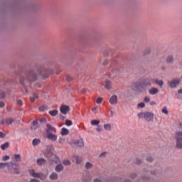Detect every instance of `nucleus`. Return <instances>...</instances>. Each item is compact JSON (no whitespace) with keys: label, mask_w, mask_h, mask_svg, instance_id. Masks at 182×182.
Instances as JSON below:
<instances>
[{"label":"nucleus","mask_w":182,"mask_h":182,"mask_svg":"<svg viewBox=\"0 0 182 182\" xmlns=\"http://www.w3.org/2000/svg\"><path fill=\"white\" fill-rule=\"evenodd\" d=\"M0 137L4 139V137H5V134H4L2 132H0Z\"/></svg>","instance_id":"09e8293b"},{"label":"nucleus","mask_w":182,"mask_h":182,"mask_svg":"<svg viewBox=\"0 0 182 182\" xmlns=\"http://www.w3.org/2000/svg\"><path fill=\"white\" fill-rule=\"evenodd\" d=\"M53 161H55L56 163V164H58V163H60L59 158H58L56 156H54Z\"/></svg>","instance_id":"58836bf2"},{"label":"nucleus","mask_w":182,"mask_h":182,"mask_svg":"<svg viewBox=\"0 0 182 182\" xmlns=\"http://www.w3.org/2000/svg\"><path fill=\"white\" fill-rule=\"evenodd\" d=\"M17 104L18 105V106H22L23 105L22 102V100H18L17 101Z\"/></svg>","instance_id":"49530a36"},{"label":"nucleus","mask_w":182,"mask_h":182,"mask_svg":"<svg viewBox=\"0 0 182 182\" xmlns=\"http://www.w3.org/2000/svg\"><path fill=\"white\" fill-rule=\"evenodd\" d=\"M181 82V80L178 78L173 79L172 81L170 82L169 86L172 89H176L177 86H178V84Z\"/></svg>","instance_id":"39448f33"},{"label":"nucleus","mask_w":182,"mask_h":182,"mask_svg":"<svg viewBox=\"0 0 182 182\" xmlns=\"http://www.w3.org/2000/svg\"><path fill=\"white\" fill-rule=\"evenodd\" d=\"M38 144H41V139H34L33 140V146H38Z\"/></svg>","instance_id":"b1692460"},{"label":"nucleus","mask_w":182,"mask_h":182,"mask_svg":"<svg viewBox=\"0 0 182 182\" xmlns=\"http://www.w3.org/2000/svg\"><path fill=\"white\" fill-rule=\"evenodd\" d=\"M161 112L164 114H168V109H167V107H164Z\"/></svg>","instance_id":"2f4dec72"},{"label":"nucleus","mask_w":182,"mask_h":182,"mask_svg":"<svg viewBox=\"0 0 182 182\" xmlns=\"http://www.w3.org/2000/svg\"><path fill=\"white\" fill-rule=\"evenodd\" d=\"M39 75H43V73L39 72Z\"/></svg>","instance_id":"e2e57ef3"},{"label":"nucleus","mask_w":182,"mask_h":182,"mask_svg":"<svg viewBox=\"0 0 182 182\" xmlns=\"http://www.w3.org/2000/svg\"><path fill=\"white\" fill-rule=\"evenodd\" d=\"M1 97H4V95H2Z\"/></svg>","instance_id":"338daca9"},{"label":"nucleus","mask_w":182,"mask_h":182,"mask_svg":"<svg viewBox=\"0 0 182 182\" xmlns=\"http://www.w3.org/2000/svg\"><path fill=\"white\" fill-rule=\"evenodd\" d=\"M110 105H117V95H112L109 99Z\"/></svg>","instance_id":"9d476101"},{"label":"nucleus","mask_w":182,"mask_h":182,"mask_svg":"<svg viewBox=\"0 0 182 182\" xmlns=\"http://www.w3.org/2000/svg\"><path fill=\"white\" fill-rule=\"evenodd\" d=\"M144 102H146V103H149V102H150V97H145L144 98Z\"/></svg>","instance_id":"79ce46f5"},{"label":"nucleus","mask_w":182,"mask_h":182,"mask_svg":"<svg viewBox=\"0 0 182 182\" xmlns=\"http://www.w3.org/2000/svg\"><path fill=\"white\" fill-rule=\"evenodd\" d=\"M69 134V129L66 128H62L61 129V135L62 136H68Z\"/></svg>","instance_id":"a211bd4d"},{"label":"nucleus","mask_w":182,"mask_h":182,"mask_svg":"<svg viewBox=\"0 0 182 182\" xmlns=\"http://www.w3.org/2000/svg\"><path fill=\"white\" fill-rule=\"evenodd\" d=\"M63 170V165L58 164L55 166V171H57V173H60V171H62Z\"/></svg>","instance_id":"f3484780"},{"label":"nucleus","mask_w":182,"mask_h":182,"mask_svg":"<svg viewBox=\"0 0 182 182\" xmlns=\"http://www.w3.org/2000/svg\"><path fill=\"white\" fill-rule=\"evenodd\" d=\"M151 86V83L149 82V81H145L144 84H142L141 87Z\"/></svg>","instance_id":"f704fd0d"},{"label":"nucleus","mask_w":182,"mask_h":182,"mask_svg":"<svg viewBox=\"0 0 182 182\" xmlns=\"http://www.w3.org/2000/svg\"><path fill=\"white\" fill-rule=\"evenodd\" d=\"M44 122H46V119H45V118H41L40 119V122L41 123H44Z\"/></svg>","instance_id":"8fccbe9b"},{"label":"nucleus","mask_w":182,"mask_h":182,"mask_svg":"<svg viewBox=\"0 0 182 182\" xmlns=\"http://www.w3.org/2000/svg\"><path fill=\"white\" fill-rule=\"evenodd\" d=\"M82 93H86V90H83Z\"/></svg>","instance_id":"680f3d73"},{"label":"nucleus","mask_w":182,"mask_h":182,"mask_svg":"<svg viewBox=\"0 0 182 182\" xmlns=\"http://www.w3.org/2000/svg\"><path fill=\"white\" fill-rule=\"evenodd\" d=\"M58 173H56L55 172H53L50 175V180H58Z\"/></svg>","instance_id":"6ab92c4d"},{"label":"nucleus","mask_w":182,"mask_h":182,"mask_svg":"<svg viewBox=\"0 0 182 182\" xmlns=\"http://www.w3.org/2000/svg\"><path fill=\"white\" fill-rule=\"evenodd\" d=\"M65 124H66V126H72V124H73L72 121L67 119L65 121Z\"/></svg>","instance_id":"4c0bfd02"},{"label":"nucleus","mask_w":182,"mask_h":182,"mask_svg":"<svg viewBox=\"0 0 182 182\" xmlns=\"http://www.w3.org/2000/svg\"><path fill=\"white\" fill-rule=\"evenodd\" d=\"M138 117L145 119L146 122H151L154 119V114L153 112H141L138 114Z\"/></svg>","instance_id":"f257e3e1"},{"label":"nucleus","mask_w":182,"mask_h":182,"mask_svg":"<svg viewBox=\"0 0 182 182\" xmlns=\"http://www.w3.org/2000/svg\"><path fill=\"white\" fill-rule=\"evenodd\" d=\"M46 110H48V106H46V105H43V106L39 107V111L40 112H45Z\"/></svg>","instance_id":"cd10ccee"},{"label":"nucleus","mask_w":182,"mask_h":182,"mask_svg":"<svg viewBox=\"0 0 182 182\" xmlns=\"http://www.w3.org/2000/svg\"><path fill=\"white\" fill-rule=\"evenodd\" d=\"M92 167H93V164H92L90 162H87L85 164V168H87V170L92 168Z\"/></svg>","instance_id":"c756f323"},{"label":"nucleus","mask_w":182,"mask_h":182,"mask_svg":"<svg viewBox=\"0 0 182 182\" xmlns=\"http://www.w3.org/2000/svg\"><path fill=\"white\" fill-rule=\"evenodd\" d=\"M6 124H12L14 123V119L12 118H7L5 119Z\"/></svg>","instance_id":"a878e982"},{"label":"nucleus","mask_w":182,"mask_h":182,"mask_svg":"<svg viewBox=\"0 0 182 182\" xmlns=\"http://www.w3.org/2000/svg\"><path fill=\"white\" fill-rule=\"evenodd\" d=\"M14 160L17 162L19 163V161H22V158L21 157L20 154H15L14 155Z\"/></svg>","instance_id":"4be33fe9"},{"label":"nucleus","mask_w":182,"mask_h":182,"mask_svg":"<svg viewBox=\"0 0 182 182\" xmlns=\"http://www.w3.org/2000/svg\"><path fill=\"white\" fill-rule=\"evenodd\" d=\"M105 89H107V90H112V81H110V80H105Z\"/></svg>","instance_id":"9b49d317"},{"label":"nucleus","mask_w":182,"mask_h":182,"mask_svg":"<svg viewBox=\"0 0 182 182\" xmlns=\"http://www.w3.org/2000/svg\"><path fill=\"white\" fill-rule=\"evenodd\" d=\"M47 134L48 133H56V128L52 127L50 124H47Z\"/></svg>","instance_id":"1a4fd4ad"},{"label":"nucleus","mask_w":182,"mask_h":182,"mask_svg":"<svg viewBox=\"0 0 182 182\" xmlns=\"http://www.w3.org/2000/svg\"><path fill=\"white\" fill-rule=\"evenodd\" d=\"M38 166H43V164H46V160L43 158H40L37 159Z\"/></svg>","instance_id":"ddd939ff"},{"label":"nucleus","mask_w":182,"mask_h":182,"mask_svg":"<svg viewBox=\"0 0 182 182\" xmlns=\"http://www.w3.org/2000/svg\"><path fill=\"white\" fill-rule=\"evenodd\" d=\"M176 149H182V132H178L176 133Z\"/></svg>","instance_id":"7ed1b4c3"},{"label":"nucleus","mask_w":182,"mask_h":182,"mask_svg":"<svg viewBox=\"0 0 182 182\" xmlns=\"http://www.w3.org/2000/svg\"><path fill=\"white\" fill-rule=\"evenodd\" d=\"M5 123H6V122H5V119L1 120V122H0L1 124H5Z\"/></svg>","instance_id":"4d7b16f0"},{"label":"nucleus","mask_w":182,"mask_h":182,"mask_svg":"<svg viewBox=\"0 0 182 182\" xmlns=\"http://www.w3.org/2000/svg\"><path fill=\"white\" fill-rule=\"evenodd\" d=\"M5 106V103L4 102H0V107H4Z\"/></svg>","instance_id":"603ef678"},{"label":"nucleus","mask_w":182,"mask_h":182,"mask_svg":"<svg viewBox=\"0 0 182 182\" xmlns=\"http://www.w3.org/2000/svg\"><path fill=\"white\" fill-rule=\"evenodd\" d=\"M2 159L4 161H6V160H9V156L6 155V156H3Z\"/></svg>","instance_id":"ea45409f"},{"label":"nucleus","mask_w":182,"mask_h":182,"mask_svg":"<svg viewBox=\"0 0 182 182\" xmlns=\"http://www.w3.org/2000/svg\"><path fill=\"white\" fill-rule=\"evenodd\" d=\"M140 87V85H138V89Z\"/></svg>","instance_id":"69168bd1"},{"label":"nucleus","mask_w":182,"mask_h":182,"mask_svg":"<svg viewBox=\"0 0 182 182\" xmlns=\"http://www.w3.org/2000/svg\"><path fill=\"white\" fill-rule=\"evenodd\" d=\"M178 93L179 95H182V89L179 90L178 91Z\"/></svg>","instance_id":"bf43d9fd"},{"label":"nucleus","mask_w":182,"mask_h":182,"mask_svg":"<svg viewBox=\"0 0 182 182\" xmlns=\"http://www.w3.org/2000/svg\"><path fill=\"white\" fill-rule=\"evenodd\" d=\"M50 73L48 71L46 72V75H43L44 77H48V76H49Z\"/></svg>","instance_id":"864d4df0"},{"label":"nucleus","mask_w":182,"mask_h":182,"mask_svg":"<svg viewBox=\"0 0 182 182\" xmlns=\"http://www.w3.org/2000/svg\"><path fill=\"white\" fill-rule=\"evenodd\" d=\"M76 161L77 164H80V163H82V157L74 155L73 156V161Z\"/></svg>","instance_id":"f8f14e48"},{"label":"nucleus","mask_w":182,"mask_h":182,"mask_svg":"<svg viewBox=\"0 0 182 182\" xmlns=\"http://www.w3.org/2000/svg\"><path fill=\"white\" fill-rule=\"evenodd\" d=\"M150 52H151V50L150 48H148L144 51V55H149Z\"/></svg>","instance_id":"a19ab883"},{"label":"nucleus","mask_w":182,"mask_h":182,"mask_svg":"<svg viewBox=\"0 0 182 182\" xmlns=\"http://www.w3.org/2000/svg\"><path fill=\"white\" fill-rule=\"evenodd\" d=\"M30 182H41V181H39V180H38L36 178H32V179H31Z\"/></svg>","instance_id":"de8ad7c7"},{"label":"nucleus","mask_w":182,"mask_h":182,"mask_svg":"<svg viewBox=\"0 0 182 182\" xmlns=\"http://www.w3.org/2000/svg\"><path fill=\"white\" fill-rule=\"evenodd\" d=\"M94 182H102V181L100 179H99V178H95L94 180Z\"/></svg>","instance_id":"6e6d98bb"},{"label":"nucleus","mask_w":182,"mask_h":182,"mask_svg":"<svg viewBox=\"0 0 182 182\" xmlns=\"http://www.w3.org/2000/svg\"><path fill=\"white\" fill-rule=\"evenodd\" d=\"M39 127V125L38 124V121L35 120L33 122V124L31 125V129L33 130H36V129H38Z\"/></svg>","instance_id":"dca6fc26"},{"label":"nucleus","mask_w":182,"mask_h":182,"mask_svg":"<svg viewBox=\"0 0 182 182\" xmlns=\"http://www.w3.org/2000/svg\"><path fill=\"white\" fill-rule=\"evenodd\" d=\"M96 129H97V131H98V132H102V128H101L99 125H97Z\"/></svg>","instance_id":"3c124183"},{"label":"nucleus","mask_w":182,"mask_h":182,"mask_svg":"<svg viewBox=\"0 0 182 182\" xmlns=\"http://www.w3.org/2000/svg\"><path fill=\"white\" fill-rule=\"evenodd\" d=\"M138 107H139L140 109H143L144 107H146V104H144V102L139 103Z\"/></svg>","instance_id":"c9c22d12"},{"label":"nucleus","mask_w":182,"mask_h":182,"mask_svg":"<svg viewBox=\"0 0 182 182\" xmlns=\"http://www.w3.org/2000/svg\"><path fill=\"white\" fill-rule=\"evenodd\" d=\"M149 95H157V93L159 92V89L152 87L149 90Z\"/></svg>","instance_id":"2eb2a0df"},{"label":"nucleus","mask_w":182,"mask_h":182,"mask_svg":"<svg viewBox=\"0 0 182 182\" xmlns=\"http://www.w3.org/2000/svg\"><path fill=\"white\" fill-rule=\"evenodd\" d=\"M29 173L32 177H34L35 178H40L41 180H43V178H45V175L43 173H36L34 169H30Z\"/></svg>","instance_id":"20e7f679"},{"label":"nucleus","mask_w":182,"mask_h":182,"mask_svg":"<svg viewBox=\"0 0 182 182\" xmlns=\"http://www.w3.org/2000/svg\"><path fill=\"white\" fill-rule=\"evenodd\" d=\"M72 77L70 75H68L66 77V80H68V82H72Z\"/></svg>","instance_id":"c03bdc74"},{"label":"nucleus","mask_w":182,"mask_h":182,"mask_svg":"<svg viewBox=\"0 0 182 182\" xmlns=\"http://www.w3.org/2000/svg\"><path fill=\"white\" fill-rule=\"evenodd\" d=\"M100 123V121H99V120H92L91 122V124L92 126H97V125H99Z\"/></svg>","instance_id":"7c9ffc66"},{"label":"nucleus","mask_w":182,"mask_h":182,"mask_svg":"<svg viewBox=\"0 0 182 182\" xmlns=\"http://www.w3.org/2000/svg\"><path fill=\"white\" fill-rule=\"evenodd\" d=\"M47 139H49V140H51L52 141H56L58 140V136L53 133H48Z\"/></svg>","instance_id":"0eeeda50"},{"label":"nucleus","mask_w":182,"mask_h":182,"mask_svg":"<svg viewBox=\"0 0 182 182\" xmlns=\"http://www.w3.org/2000/svg\"><path fill=\"white\" fill-rule=\"evenodd\" d=\"M135 87H137V85H135Z\"/></svg>","instance_id":"0e129e2a"},{"label":"nucleus","mask_w":182,"mask_h":182,"mask_svg":"<svg viewBox=\"0 0 182 182\" xmlns=\"http://www.w3.org/2000/svg\"><path fill=\"white\" fill-rule=\"evenodd\" d=\"M13 170L16 174H19V173H21V168L18 167V165L16 164L13 165Z\"/></svg>","instance_id":"4468645a"},{"label":"nucleus","mask_w":182,"mask_h":182,"mask_svg":"<svg viewBox=\"0 0 182 182\" xmlns=\"http://www.w3.org/2000/svg\"><path fill=\"white\" fill-rule=\"evenodd\" d=\"M58 113V109L49 111V114L51 115L53 117H55V116H57Z\"/></svg>","instance_id":"412c9836"},{"label":"nucleus","mask_w":182,"mask_h":182,"mask_svg":"<svg viewBox=\"0 0 182 182\" xmlns=\"http://www.w3.org/2000/svg\"><path fill=\"white\" fill-rule=\"evenodd\" d=\"M5 167H9V164H8V163H0V168H5Z\"/></svg>","instance_id":"c85d7f7f"},{"label":"nucleus","mask_w":182,"mask_h":182,"mask_svg":"<svg viewBox=\"0 0 182 182\" xmlns=\"http://www.w3.org/2000/svg\"><path fill=\"white\" fill-rule=\"evenodd\" d=\"M74 144L78 147H83V146H85V143H83V139H82L75 140Z\"/></svg>","instance_id":"6e6552de"},{"label":"nucleus","mask_w":182,"mask_h":182,"mask_svg":"<svg viewBox=\"0 0 182 182\" xmlns=\"http://www.w3.org/2000/svg\"><path fill=\"white\" fill-rule=\"evenodd\" d=\"M64 166H70V161L69 159H65L63 161Z\"/></svg>","instance_id":"473e14b6"},{"label":"nucleus","mask_w":182,"mask_h":182,"mask_svg":"<svg viewBox=\"0 0 182 182\" xmlns=\"http://www.w3.org/2000/svg\"><path fill=\"white\" fill-rule=\"evenodd\" d=\"M38 97H39V96H38V94L34 93L33 96L30 97V100L32 103H33V102H35V100L38 99Z\"/></svg>","instance_id":"393cba45"},{"label":"nucleus","mask_w":182,"mask_h":182,"mask_svg":"<svg viewBox=\"0 0 182 182\" xmlns=\"http://www.w3.org/2000/svg\"><path fill=\"white\" fill-rule=\"evenodd\" d=\"M141 164V161L138 160V161H137V164Z\"/></svg>","instance_id":"052dcab7"},{"label":"nucleus","mask_w":182,"mask_h":182,"mask_svg":"<svg viewBox=\"0 0 182 182\" xmlns=\"http://www.w3.org/2000/svg\"><path fill=\"white\" fill-rule=\"evenodd\" d=\"M9 147V142H6L5 144H2L1 146V150H5Z\"/></svg>","instance_id":"bb28decb"},{"label":"nucleus","mask_w":182,"mask_h":182,"mask_svg":"<svg viewBox=\"0 0 182 182\" xmlns=\"http://www.w3.org/2000/svg\"><path fill=\"white\" fill-rule=\"evenodd\" d=\"M150 105H151V106H153V105H156V102L151 101V102H150Z\"/></svg>","instance_id":"13d9d810"},{"label":"nucleus","mask_w":182,"mask_h":182,"mask_svg":"<svg viewBox=\"0 0 182 182\" xmlns=\"http://www.w3.org/2000/svg\"><path fill=\"white\" fill-rule=\"evenodd\" d=\"M174 62V57L169 55L166 58V63H173Z\"/></svg>","instance_id":"aec40b11"},{"label":"nucleus","mask_w":182,"mask_h":182,"mask_svg":"<svg viewBox=\"0 0 182 182\" xmlns=\"http://www.w3.org/2000/svg\"><path fill=\"white\" fill-rule=\"evenodd\" d=\"M92 113L94 114H96V113H97V107H95L92 109Z\"/></svg>","instance_id":"a18cd8bd"},{"label":"nucleus","mask_w":182,"mask_h":182,"mask_svg":"<svg viewBox=\"0 0 182 182\" xmlns=\"http://www.w3.org/2000/svg\"><path fill=\"white\" fill-rule=\"evenodd\" d=\"M155 83H156V85H159V86H162L163 85H164V82H163V80H156Z\"/></svg>","instance_id":"72a5a7b5"},{"label":"nucleus","mask_w":182,"mask_h":182,"mask_svg":"<svg viewBox=\"0 0 182 182\" xmlns=\"http://www.w3.org/2000/svg\"><path fill=\"white\" fill-rule=\"evenodd\" d=\"M38 79V75L35 71H31L27 74V79L24 82H35Z\"/></svg>","instance_id":"f03ea898"},{"label":"nucleus","mask_w":182,"mask_h":182,"mask_svg":"<svg viewBox=\"0 0 182 182\" xmlns=\"http://www.w3.org/2000/svg\"><path fill=\"white\" fill-rule=\"evenodd\" d=\"M106 155V152H102L100 155V157H103L104 156Z\"/></svg>","instance_id":"5fc2aeb1"},{"label":"nucleus","mask_w":182,"mask_h":182,"mask_svg":"<svg viewBox=\"0 0 182 182\" xmlns=\"http://www.w3.org/2000/svg\"><path fill=\"white\" fill-rule=\"evenodd\" d=\"M96 102H97V103L98 105H100V103H102V102H103V98L99 97L97 99Z\"/></svg>","instance_id":"e433bc0d"},{"label":"nucleus","mask_w":182,"mask_h":182,"mask_svg":"<svg viewBox=\"0 0 182 182\" xmlns=\"http://www.w3.org/2000/svg\"><path fill=\"white\" fill-rule=\"evenodd\" d=\"M104 129H105V130H107V132H110V130H112V124H104Z\"/></svg>","instance_id":"5701e85b"},{"label":"nucleus","mask_w":182,"mask_h":182,"mask_svg":"<svg viewBox=\"0 0 182 182\" xmlns=\"http://www.w3.org/2000/svg\"><path fill=\"white\" fill-rule=\"evenodd\" d=\"M146 161H149V162L153 161V157H152L151 156H148V157L146 158Z\"/></svg>","instance_id":"37998d69"},{"label":"nucleus","mask_w":182,"mask_h":182,"mask_svg":"<svg viewBox=\"0 0 182 182\" xmlns=\"http://www.w3.org/2000/svg\"><path fill=\"white\" fill-rule=\"evenodd\" d=\"M70 110V108L69 106L67 105H61L60 107V112L63 113V114H68V112Z\"/></svg>","instance_id":"423d86ee"}]
</instances>
